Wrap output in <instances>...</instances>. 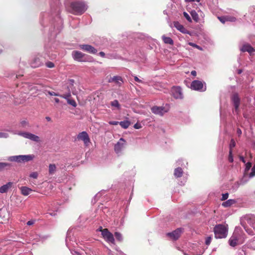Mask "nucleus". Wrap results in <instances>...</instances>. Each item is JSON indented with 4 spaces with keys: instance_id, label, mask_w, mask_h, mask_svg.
<instances>
[{
    "instance_id": "obj_1",
    "label": "nucleus",
    "mask_w": 255,
    "mask_h": 255,
    "mask_svg": "<svg viewBox=\"0 0 255 255\" xmlns=\"http://www.w3.org/2000/svg\"><path fill=\"white\" fill-rule=\"evenodd\" d=\"M214 232L216 238H225L227 236L228 228L225 225L219 224L214 227Z\"/></svg>"
},
{
    "instance_id": "obj_2",
    "label": "nucleus",
    "mask_w": 255,
    "mask_h": 255,
    "mask_svg": "<svg viewBox=\"0 0 255 255\" xmlns=\"http://www.w3.org/2000/svg\"><path fill=\"white\" fill-rule=\"evenodd\" d=\"M34 158L33 154L29 155H15L9 157L8 160L10 161H15L18 163L25 162L31 161Z\"/></svg>"
},
{
    "instance_id": "obj_3",
    "label": "nucleus",
    "mask_w": 255,
    "mask_h": 255,
    "mask_svg": "<svg viewBox=\"0 0 255 255\" xmlns=\"http://www.w3.org/2000/svg\"><path fill=\"white\" fill-rule=\"evenodd\" d=\"M69 82H70L69 85H68L67 87L68 89H69L68 92L66 94L61 95L60 97L63 98L67 99V103L69 105H71L72 106L75 107H76L77 104H76V103L75 101V100L69 99V98L71 97V91H70V89H71V90H72V87L73 86V83L74 82V80L73 79H70V80H69Z\"/></svg>"
},
{
    "instance_id": "obj_4",
    "label": "nucleus",
    "mask_w": 255,
    "mask_h": 255,
    "mask_svg": "<svg viewBox=\"0 0 255 255\" xmlns=\"http://www.w3.org/2000/svg\"><path fill=\"white\" fill-rule=\"evenodd\" d=\"M102 235L104 240L109 243L115 245V240L113 235L107 228L102 230Z\"/></svg>"
},
{
    "instance_id": "obj_5",
    "label": "nucleus",
    "mask_w": 255,
    "mask_h": 255,
    "mask_svg": "<svg viewBox=\"0 0 255 255\" xmlns=\"http://www.w3.org/2000/svg\"><path fill=\"white\" fill-rule=\"evenodd\" d=\"M191 88L196 91H204L206 90V86L202 81L194 80L191 83Z\"/></svg>"
},
{
    "instance_id": "obj_6",
    "label": "nucleus",
    "mask_w": 255,
    "mask_h": 255,
    "mask_svg": "<svg viewBox=\"0 0 255 255\" xmlns=\"http://www.w3.org/2000/svg\"><path fill=\"white\" fill-rule=\"evenodd\" d=\"M78 140H82L84 142V145L86 146H88L90 143V137L86 131H82L80 132L77 136Z\"/></svg>"
},
{
    "instance_id": "obj_7",
    "label": "nucleus",
    "mask_w": 255,
    "mask_h": 255,
    "mask_svg": "<svg viewBox=\"0 0 255 255\" xmlns=\"http://www.w3.org/2000/svg\"><path fill=\"white\" fill-rule=\"evenodd\" d=\"M127 145V142L123 138H121L118 142L114 146V150L116 153L118 154L121 152Z\"/></svg>"
},
{
    "instance_id": "obj_8",
    "label": "nucleus",
    "mask_w": 255,
    "mask_h": 255,
    "mask_svg": "<svg viewBox=\"0 0 255 255\" xmlns=\"http://www.w3.org/2000/svg\"><path fill=\"white\" fill-rule=\"evenodd\" d=\"M19 135L23 136L24 138L29 139L33 141L37 142L40 141V137L38 136L28 132H22L19 133Z\"/></svg>"
},
{
    "instance_id": "obj_9",
    "label": "nucleus",
    "mask_w": 255,
    "mask_h": 255,
    "mask_svg": "<svg viewBox=\"0 0 255 255\" xmlns=\"http://www.w3.org/2000/svg\"><path fill=\"white\" fill-rule=\"evenodd\" d=\"M73 58L78 62H86L87 60L84 59L85 54L79 51H73L72 53Z\"/></svg>"
},
{
    "instance_id": "obj_10",
    "label": "nucleus",
    "mask_w": 255,
    "mask_h": 255,
    "mask_svg": "<svg viewBox=\"0 0 255 255\" xmlns=\"http://www.w3.org/2000/svg\"><path fill=\"white\" fill-rule=\"evenodd\" d=\"M182 232V229L181 228H178L172 232L168 233L166 235L172 240H177L180 237Z\"/></svg>"
},
{
    "instance_id": "obj_11",
    "label": "nucleus",
    "mask_w": 255,
    "mask_h": 255,
    "mask_svg": "<svg viewBox=\"0 0 255 255\" xmlns=\"http://www.w3.org/2000/svg\"><path fill=\"white\" fill-rule=\"evenodd\" d=\"M232 101L235 107V112L238 114L239 112V107L240 104V98L237 93H234L232 98Z\"/></svg>"
},
{
    "instance_id": "obj_12",
    "label": "nucleus",
    "mask_w": 255,
    "mask_h": 255,
    "mask_svg": "<svg viewBox=\"0 0 255 255\" xmlns=\"http://www.w3.org/2000/svg\"><path fill=\"white\" fill-rule=\"evenodd\" d=\"M151 110L154 114L159 115L161 116L168 112V110H166L163 107L154 106L151 108Z\"/></svg>"
},
{
    "instance_id": "obj_13",
    "label": "nucleus",
    "mask_w": 255,
    "mask_h": 255,
    "mask_svg": "<svg viewBox=\"0 0 255 255\" xmlns=\"http://www.w3.org/2000/svg\"><path fill=\"white\" fill-rule=\"evenodd\" d=\"M172 94L173 97L176 99L183 98L182 89L179 87H173L172 89Z\"/></svg>"
},
{
    "instance_id": "obj_14",
    "label": "nucleus",
    "mask_w": 255,
    "mask_h": 255,
    "mask_svg": "<svg viewBox=\"0 0 255 255\" xmlns=\"http://www.w3.org/2000/svg\"><path fill=\"white\" fill-rule=\"evenodd\" d=\"M173 24L174 26L179 31H180L181 32L184 33V34H190V32L187 30L182 24H181L178 21H174L173 22Z\"/></svg>"
},
{
    "instance_id": "obj_15",
    "label": "nucleus",
    "mask_w": 255,
    "mask_h": 255,
    "mask_svg": "<svg viewBox=\"0 0 255 255\" xmlns=\"http://www.w3.org/2000/svg\"><path fill=\"white\" fill-rule=\"evenodd\" d=\"M80 47L82 50L87 51L90 53L95 54L97 50L91 45L87 44L80 45Z\"/></svg>"
},
{
    "instance_id": "obj_16",
    "label": "nucleus",
    "mask_w": 255,
    "mask_h": 255,
    "mask_svg": "<svg viewBox=\"0 0 255 255\" xmlns=\"http://www.w3.org/2000/svg\"><path fill=\"white\" fill-rule=\"evenodd\" d=\"M42 64L43 62L40 58L36 57L31 61L30 65L32 68H35L40 67Z\"/></svg>"
},
{
    "instance_id": "obj_17",
    "label": "nucleus",
    "mask_w": 255,
    "mask_h": 255,
    "mask_svg": "<svg viewBox=\"0 0 255 255\" xmlns=\"http://www.w3.org/2000/svg\"><path fill=\"white\" fill-rule=\"evenodd\" d=\"M13 184V182H8L6 184L1 186L0 187V193H7L8 190L12 187Z\"/></svg>"
},
{
    "instance_id": "obj_18",
    "label": "nucleus",
    "mask_w": 255,
    "mask_h": 255,
    "mask_svg": "<svg viewBox=\"0 0 255 255\" xmlns=\"http://www.w3.org/2000/svg\"><path fill=\"white\" fill-rule=\"evenodd\" d=\"M238 238L236 233H234L233 236L230 238L229 243L231 246L235 247L238 244Z\"/></svg>"
},
{
    "instance_id": "obj_19",
    "label": "nucleus",
    "mask_w": 255,
    "mask_h": 255,
    "mask_svg": "<svg viewBox=\"0 0 255 255\" xmlns=\"http://www.w3.org/2000/svg\"><path fill=\"white\" fill-rule=\"evenodd\" d=\"M241 50L243 52H248L250 54L255 51L254 48L249 44H245L243 45Z\"/></svg>"
},
{
    "instance_id": "obj_20",
    "label": "nucleus",
    "mask_w": 255,
    "mask_h": 255,
    "mask_svg": "<svg viewBox=\"0 0 255 255\" xmlns=\"http://www.w3.org/2000/svg\"><path fill=\"white\" fill-rule=\"evenodd\" d=\"M218 19L223 23H225L226 21H235V17H217Z\"/></svg>"
},
{
    "instance_id": "obj_21",
    "label": "nucleus",
    "mask_w": 255,
    "mask_h": 255,
    "mask_svg": "<svg viewBox=\"0 0 255 255\" xmlns=\"http://www.w3.org/2000/svg\"><path fill=\"white\" fill-rule=\"evenodd\" d=\"M20 190L21 191V194L24 196L29 195V193L32 191V189L26 186L21 187L20 188Z\"/></svg>"
},
{
    "instance_id": "obj_22",
    "label": "nucleus",
    "mask_w": 255,
    "mask_h": 255,
    "mask_svg": "<svg viewBox=\"0 0 255 255\" xmlns=\"http://www.w3.org/2000/svg\"><path fill=\"white\" fill-rule=\"evenodd\" d=\"M162 39L164 43L173 45L174 44L173 40L169 37H167L165 35L162 36Z\"/></svg>"
},
{
    "instance_id": "obj_23",
    "label": "nucleus",
    "mask_w": 255,
    "mask_h": 255,
    "mask_svg": "<svg viewBox=\"0 0 255 255\" xmlns=\"http://www.w3.org/2000/svg\"><path fill=\"white\" fill-rule=\"evenodd\" d=\"M56 166L55 164H50L49 165L48 172L50 175H53L56 171Z\"/></svg>"
},
{
    "instance_id": "obj_24",
    "label": "nucleus",
    "mask_w": 255,
    "mask_h": 255,
    "mask_svg": "<svg viewBox=\"0 0 255 255\" xmlns=\"http://www.w3.org/2000/svg\"><path fill=\"white\" fill-rule=\"evenodd\" d=\"M183 173V171L182 169L180 167H178L175 169L174 171V175L176 177L178 178L182 176Z\"/></svg>"
},
{
    "instance_id": "obj_25",
    "label": "nucleus",
    "mask_w": 255,
    "mask_h": 255,
    "mask_svg": "<svg viewBox=\"0 0 255 255\" xmlns=\"http://www.w3.org/2000/svg\"><path fill=\"white\" fill-rule=\"evenodd\" d=\"M236 203V201L233 199H229L225 202H224L222 205L224 207H229Z\"/></svg>"
},
{
    "instance_id": "obj_26",
    "label": "nucleus",
    "mask_w": 255,
    "mask_h": 255,
    "mask_svg": "<svg viewBox=\"0 0 255 255\" xmlns=\"http://www.w3.org/2000/svg\"><path fill=\"white\" fill-rule=\"evenodd\" d=\"M111 81L116 83L119 86H121L122 82H123L122 78L120 76H114L112 78Z\"/></svg>"
},
{
    "instance_id": "obj_27",
    "label": "nucleus",
    "mask_w": 255,
    "mask_h": 255,
    "mask_svg": "<svg viewBox=\"0 0 255 255\" xmlns=\"http://www.w3.org/2000/svg\"><path fill=\"white\" fill-rule=\"evenodd\" d=\"M119 125L124 129H127L130 126V123L128 121H124L120 122Z\"/></svg>"
},
{
    "instance_id": "obj_28",
    "label": "nucleus",
    "mask_w": 255,
    "mask_h": 255,
    "mask_svg": "<svg viewBox=\"0 0 255 255\" xmlns=\"http://www.w3.org/2000/svg\"><path fill=\"white\" fill-rule=\"evenodd\" d=\"M11 164L6 162H0V171H3L7 167H10Z\"/></svg>"
},
{
    "instance_id": "obj_29",
    "label": "nucleus",
    "mask_w": 255,
    "mask_h": 255,
    "mask_svg": "<svg viewBox=\"0 0 255 255\" xmlns=\"http://www.w3.org/2000/svg\"><path fill=\"white\" fill-rule=\"evenodd\" d=\"M247 222L249 224L252 226V227L255 230V218H249L247 219Z\"/></svg>"
},
{
    "instance_id": "obj_30",
    "label": "nucleus",
    "mask_w": 255,
    "mask_h": 255,
    "mask_svg": "<svg viewBox=\"0 0 255 255\" xmlns=\"http://www.w3.org/2000/svg\"><path fill=\"white\" fill-rule=\"evenodd\" d=\"M111 105L112 107L116 108L117 109L120 110L121 109V106L117 100H115L111 102Z\"/></svg>"
},
{
    "instance_id": "obj_31",
    "label": "nucleus",
    "mask_w": 255,
    "mask_h": 255,
    "mask_svg": "<svg viewBox=\"0 0 255 255\" xmlns=\"http://www.w3.org/2000/svg\"><path fill=\"white\" fill-rule=\"evenodd\" d=\"M115 236L116 238V239L119 241L122 242L123 241V237L122 234L118 232H116L115 233Z\"/></svg>"
},
{
    "instance_id": "obj_32",
    "label": "nucleus",
    "mask_w": 255,
    "mask_h": 255,
    "mask_svg": "<svg viewBox=\"0 0 255 255\" xmlns=\"http://www.w3.org/2000/svg\"><path fill=\"white\" fill-rule=\"evenodd\" d=\"M186 18L189 22H191L192 19L195 22H198L199 20V17H186Z\"/></svg>"
},
{
    "instance_id": "obj_33",
    "label": "nucleus",
    "mask_w": 255,
    "mask_h": 255,
    "mask_svg": "<svg viewBox=\"0 0 255 255\" xmlns=\"http://www.w3.org/2000/svg\"><path fill=\"white\" fill-rule=\"evenodd\" d=\"M236 146V142L233 139H232L230 144V150L232 151L233 148Z\"/></svg>"
},
{
    "instance_id": "obj_34",
    "label": "nucleus",
    "mask_w": 255,
    "mask_h": 255,
    "mask_svg": "<svg viewBox=\"0 0 255 255\" xmlns=\"http://www.w3.org/2000/svg\"><path fill=\"white\" fill-rule=\"evenodd\" d=\"M188 44L194 48H197L199 50H202V48L200 46H199V45H198L194 43L190 42L188 43Z\"/></svg>"
},
{
    "instance_id": "obj_35",
    "label": "nucleus",
    "mask_w": 255,
    "mask_h": 255,
    "mask_svg": "<svg viewBox=\"0 0 255 255\" xmlns=\"http://www.w3.org/2000/svg\"><path fill=\"white\" fill-rule=\"evenodd\" d=\"M246 231L251 236L255 235L254 232L252 229L245 228Z\"/></svg>"
},
{
    "instance_id": "obj_36",
    "label": "nucleus",
    "mask_w": 255,
    "mask_h": 255,
    "mask_svg": "<svg viewBox=\"0 0 255 255\" xmlns=\"http://www.w3.org/2000/svg\"><path fill=\"white\" fill-rule=\"evenodd\" d=\"M228 160H229V162H231V163L233 162L234 161V159H233V155H232V151L231 150H230V151H229V155Z\"/></svg>"
},
{
    "instance_id": "obj_37",
    "label": "nucleus",
    "mask_w": 255,
    "mask_h": 255,
    "mask_svg": "<svg viewBox=\"0 0 255 255\" xmlns=\"http://www.w3.org/2000/svg\"><path fill=\"white\" fill-rule=\"evenodd\" d=\"M255 176V164L254 165L252 169V171L249 174L250 177H253Z\"/></svg>"
},
{
    "instance_id": "obj_38",
    "label": "nucleus",
    "mask_w": 255,
    "mask_h": 255,
    "mask_svg": "<svg viewBox=\"0 0 255 255\" xmlns=\"http://www.w3.org/2000/svg\"><path fill=\"white\" fill-rule=\"evenodd\" d=\"M29 176L31 178H33L34 179H36L38 177V173L37 172H32Z\"/></svg>"
},
{
    "instance_id": "obj_39",
    "label": "nucleus",
    "mask_w": 255,
    "mask_h": 255,
    "mask_svg": "<svg viewBox=\"0 0 255 255\" xmlns=\"http://www.w3.org/2000/svg\"><path fill=\"white\" fill-rule=\"evenodd\" d=\"M46 65L47 67L48 68H53L54 67V64L53 62H48L46 63Z\"/></svg>"
},
{
    "instance_id": "obj_40",
    "label": "nucleus",
    "mask_w": 255,
    "mask_h": 255,
    "mask_svg": "<svg viewBox=\"0 0 255 255\" xmlns=\"http://www.w3.org/2000/svg\"><path fill=\"white\" fill-rule=\"evenodd\" d=\"M252 163L250 162H249L248 163H246V168H245V170L246 171H248L250 168L251 167H252Z\"/></svg>"
},
{
    "instance_id": "obj_41",
    "label": "nucleus",
    "mask_w": 255,
    "mask_h": 255,
    "mask_svg": "<svg viewBox=\"0 0 255 255\" xmlns=\"http://www.w3.org/2000/svg\"><path fill=\"white\" fill-rule=\"evenodd\" d=\"M228 197H229V194L228 193H226L225 194H223L221 200L222 201L226 200V199H228Z\"/></svg>"
},
{
    "instance_id": "obj_42",
    "label": "nucleus",
    "mask_w": 255,
    "mask_h": 255,
    "mask_svg": "<svg viewBox=\"0 0 255 255\" xmlns=\"http://www.w3.org/2000/svg\"><path fill=\"white\" fill-rule=\"evenodd\" d=\"M212 238L211 237H208L206 239L205 244L206 245H209L211 242Z\"/></svg>"
},
{
    "instance_id": "obj_43",
    "label": "nucleus",
    "mask_w": 255,
    "mask_h": 255,
    "mask_svg": "<svg viewBox=\"0 0 255 255\" xmlns=\"http://www.w3.org/2000/svg\"><path fill=\"white\" fill-rule=\"evenodd\" d=\"M8 134L7 133L0 132V138H6L8 137Z\"/></svg>"
},
{
    "instance_id": "obj_44",
    "label": "nucleus",
    "mask_w": 255,
    "mask_h": 255,
    "mask_svg": "<svg viewBox=\"0 0 255 255\" xmlns=\"http://www.w3.org/2000/svg\"><path fill=\"white\" fill-rule=\"evenodd\" d=\"M47 93L50 96H60V97L61 96L59 94H57L56 93H55L54 92L48 91Z\"/></svg>"
},
{
    "instance_id": "obj_45",
    "label": "nucleus",
    "mask_w": 255,
    "mask_h": 255,
    "mask_svg": "<svg viewBox=\"0 0 255 255\" xmlns=\"http://www.w3.org/2000/svg\"><path fill=\"white\" fill-rule=\"evenodd\" d=\"M20 124L21 125V126L23 127H24L28 125L27 122L25 120L21 121Z\"/></svg>"
},
{
    "instance_id": "obj_46",
    "label": "nucleus",
    "mask_w": 255,
    "mask_h": 255,
    "mask_svg": "<svg viewBox=\"0 0 255 255\" xmlns=\"http://www.w3.org/2000/svg\"><path fill=\"white\" fill-rule=\"evenodd\" d=\"M133 127L135 129H139L142 128L141 125L137 123L134 124Z\"/></svg>"
},
{
    "instance_id": "obj_47",
    "label": "nucleus",
    "mask_w": 255,
    "mask_h": 255,
    "mask_svg": "<svg viewBox=\"0 0 255 255\" xmlns=\"http://www.w3.org/2000/svg\"><path fill=\"white\" fill-rule=\"evenodd\" d=\"M119 122H117V121H110L109 122V124L110 125H118V124H119Z\"/></svg>"
},
{
    "instance_id": "obj_48",
    "label": "nucleus",
    "mask_w": 255,
    "mask_h": 255,
    "mask_svg": "<svg viewBox=\"0 0 255 255\" xmlns=\"http://www.w3.org/2000/svg\"><path fill=\"white\" fill-rule=\"evenodd\" d=\"M190 14L191 16H198V14L195 10H192Z\"/></svg>"
},
{
    "instance_id": "obj_49",
    "label": "nucleus",
    "mask_w": 255,
    "mask_h": 255,
    "mask_svg": "<svg viewBox=\"0 0 255 255\" xmlns=\"http://www.w3.org/2000/svg\"><path fill=\"white\" fill-rule=\"evenodd\" d=\"M134 79L135 81H136L138 83H142V81L141 80H140L137 76H134Z\"/></svg>"
},
{
    "instance_id": "obj_50",
    "label": "nucleus",
    "mask_w": 255,
    "mask_h": 255,
    "mask_svg": "<svg viewBox=\"0 0 255 255\" xmlns=\"http://www.w3.org/2000/svg\"><path fill=\"white\" fill-rule=\"evenodd\" d=\"M34 223V221H33V220H30V221H28L27 222V225H29V226H30V225H33Z\"/></svg>"
},
{
    "instance_id": "obj_51",
    "label": "nucleus",
    "mask_w": 255,
    "mask_h": 255,
    "mask_svg": "<svg viewBox=\"0 0 255 255\" xmlns=\"http://www.w3.org/2000/svg\"><path fill=\"white\" fill-rule=\"evenodd\" d=\"M240 159L244 163H246V160L243 156H239Z\"/></svg>"
},
{
    "instance_id": "obj_52",
    "label": "nucleus",
    "mask_w": 255,
    "mask_h": 255,
    "mask_svg": "<svg viewBox=\"0 0 255 255\" xmlns=\"http://www.w3.org/2000/svg\"><path fill=\"white\" fill-rule=\"evenodd\" d=\"M99 55H100L101 57H105V53H104V52H102H102H100L99 53Z\"/></svg>"
},
{
    "instance_id": "obj_53",
    "label": "nucleus",
    "mask_w": 255,
    "mask_h": 255,
    "mask_svg": "<svg viewBox=\"0 0 255 255\" xmlns=\"http://www.w3.org/2000/svg\"><path fill=\"white\" fill-rule=\"evenodd\" d=\"M191 74L192 75H193L194 76H196L197 73H196V72L194 70V71H191Z\"/></svg>"
},
{
    "instance_id": "obj_54",
    "label": "nucleus",
    "mask_w": 255,
    "mask_h": 255,
    "mask_svg": "<svg viewBox=\"0 0 255 255\" xmlns=\"http://www.w3.org/2000/svg\"><path fill=\"white\" fill-rule=\"evenodd\" d=\"M237 133H238V134H242V131H241V130L240 129L238 128V129H237Z\"/></svg>"
},
{
    "instance_id": "obj_55",
    "label": "nucleus",
    "mask_w": 255,
    "mask_h": 255,
    "mask_svg": "<svg viewBox=\"0 0 255 255\" xmlns=\"http://www.w3.org/2000/svg\"><path fill=\"white\" fill-rule=\"evenodd\" d=\"M54 100L56 103H59L60 102L59 99L58 98H55Z\"/></svg>"
},
{
    "instance_id": "obj_56",
    "label": "nucleus",
    "mask_w": 255,
    "mask_h": 255,
    "mask_svg": "<svg viewBox=\"0 0 255 255\" xmlns=\"http://www.w3.org/2000/svg\"><path fill=\"white\" fill-rule=\"evenodd\" d=\"M46 119L47 121L48 122H50L51 121V118L49 117H46Z\"/></svg>"
},
{
    "instance_id": "obj_57",
    "label": "nucleus",
    "mask_w": 255,
    "mask_h": 255,
    "mask_svg": "<svg viewBox=\"0 0 255 255\" xmlns=\"http://www.w3.org/2000/svg\"><path fill=\"white\" fill-rule=\"evenodd\" d=\"M242 70H241V69H239V70H238V73L239 74H241V73H242Z\"/></svg>"
},
{
    "instance_id": "obj_58",
    "label": "nucleus",
    "mask_w": 255,
    "mask_h": 255,
    "mask_svg": "<svg viewBox=\"0 0 255 255\" xmlns=\"http://www.w3.org/2000/svg\"><path fill=\"white\" fill-rule=\"evenodd\" d=\"M186 2H193L194 0H185Z\"/></svg>"
},
{
    "instance_id": "obj_59",
    "label": "nucleus",
    "mask_w": 255,
    "mask_h": 255,
    "mask_svg": "<svg viewBox=\"0 0 255 255\" xmlns=\"http://www.w3.org/2000/svg\"><path fill=\"white\" fill-rule=\"evenodd\" d=\"M183 14H184V16H189L188 13L186 12H184Z\"/></svg>"
},
{
    "instance_id": "obj_60",
    "label": "nucleus",
    "mask_w": 255,
    "mask_h": 255,
    "mask_svg": "<svg viewBox=\"0 0 255 255\" xmlns=\"http://www.w3.org/2000/svg\"><path fill=\"white\" fill-rule=\"evenodd\" d=\"M104 229H102V227H100L99 229V230L102 232V230H103Z\"/></svg>"
},
{
    "instance_id": "obj_61",
    "label": "nucleus",
    "mask_w": 255,
    "mask_h": 255,
    "mask_svg": "<svg viewBox=\"0 0 255 255\" xmlns=\"http://www.w3.org/2000/svg\"><path fill=\"white\" fill-rule=\"evenodd\" d=\"M200 0H194V1H196V2H200Z\"/></svg>"
}]
</instances>
